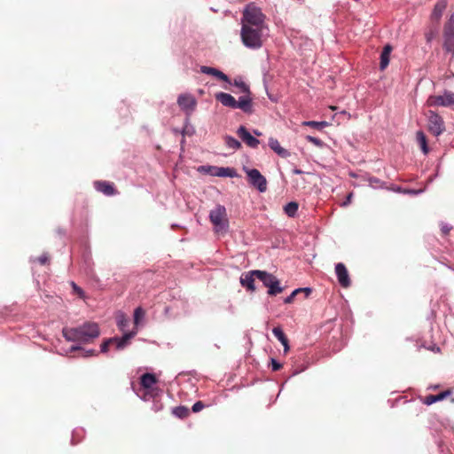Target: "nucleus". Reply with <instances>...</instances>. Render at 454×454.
Here are the masks:
<instances>
[{"instance_id":"obj_1","label":"nucleus","mask_w":454,"mask_h":454,"mask_svg":"<svg viewBox=\"0 0 454 454\" xmlns=\"http://www.w3.org/2000/svg\"><path fill=\"white\" fill-rule=\"evenodd\" d=\"M62 333L68 341L89 343L98 338L100 332L98 324L87 322L78 327H65Z\"/></svg>"},{"instance_id":"obj_2","label":"nucleus","mask_w":454,"mask_h":454,"mask_svg":"<svg viewBox=\"0 0 454 454\" xmlns=\"http://www.w3.org/2000/svg\"><path fill=\"white\" fill-rule=\"evenodd\" d=\"M268 30L267 28L241 26V42L247 48L260 49L263 45Z\"/></svg>"},{"instance_id":"obj_3","label":"nucleus","mask_w":454,"mask_h":454,"mask_svg":"<svg viewBox=\"0 0 454 454\" xmlns=\"http://www.w3.org/2000/svg\"><path fill=\"white\" fill-rule=\"evenodd\" d=\"M241 26L269 29L266 16L262 13L261 8L254 3H250L245 7L242 12Z\"/></svg>"},{"instance_id":"obj_4","label":"nucleus","mask_w":454,"mask_h":454,"mask_svg":"<svg viewBox=\"0 0 454 454\" xmlns=\"http://www.w3.org/2000/svg\"><path fill=\"white\" fill-rule=\"evenodd\" d=\"M209 220L214 225L216 233H225L229 228V220L226 208L222 205H216L209 213Z\"/></svg>"},{"instance_id":"obj_5","label":"nucleus","mask_w":454,"mask_h":454,"mask_svg":"<svg viewBox=\"0 0 454 454\" xmlns=\"http://www.w3.org/2000/svg\"><path fill=\"white\" fill-rule=\"evenodd\" d=\"M254 273L255 274V277L262 282L264 286L269 288V295L274 296L283 292L279 280L274 275L259 270H254Z\"/></svg>"},{"instance_id":"obj_6","label":"nucleus","mask_w":454,"mask_h":454,"mask_svg":"<svg viewBox=\"0 0 454 454\" xmlns=\"http://www.w3.org/2000/svg\"><path fill=\"white\" fill-rule=\"evenodd\" d=\"M427 119V129L434 137H439L445 131V122L443 118L435 113L429 110L426 114Z\"/></svg>"},{"instance_id":"obj_7","label":"nucleus","mask_w":454,"mask_h":454,"mask_svg":"<svg viewBox=\"0 0 454 454\" xmlns=\"http://www.w3.org/2000/svg\"><path fill=\"white\" fill-rule=\"evenodd\" d=\"M443 49L446 53L454 56V12L450 16L443 27Z\"/></svg>"},{"instance_id":"obj_8","label":"nucleus","mask_w":454,"mask_h":454,"mask_svg":"<svg viewBox=\"0 0 454 454\" xmlns=\"http://www.w3.org/2000/svg\"><path fill=\"white\" fill-rule=\"evenodd\" d=\"M428 106H454V92L444 91L443 95L430 96L427 100Z\"/></svg>"},{"instance_id":"obj_9","label":"nucleus","mask_w":454,"mask_h":454,"mask_svg":"<svg viewBox=\"0 0 454 454\" xmlns=\"http://www.w3.org/2000/svg\"><path fill=\"white\" fill-rule=\"evenodd\" d=\"M249 183L258 189L259 192H264L267 190V180L256 168L245 169Z\"/></svg>"},{"instance_id":"obj_10","label":"nucleus","mask_w":454,"mask_h":454,"mask_svg":"<svg viewBox=\"0 0 454 454\" xmlns=\"http://www.w3.org/2000/svg\"><path fill=\"white\" fill-rule=\"evenodd\" d=\"M133 336L132 333H125L121 338H112L101 344V352H106L109 345L112 343L116 344L117 349L123 348L128 343L129 340Z\"/></svg>"},{"instance_id":"obj_11","label":"nucleus","mask_w":454,"mask_h":454,"mask_svg":"<svg viewBox=\"0 0 454 454\" xmlns=\"http://www.w3.org/2000/svg\"><path fill=\"white\" fill-rule=\"evenodd\" d=\"M239 137L249 147L257 148L260 141L252 136L244 126H240L237 130Z\"/></svg>"},{"instance_id":"obj_12","label":"nucleus","mask_w":454,"mask_h":454,"mask_svg":"<svg viewBox=\"0 0 454 454\" xmlns=\"http://www.w3.org/2000/svg\"><path fill=\"white\" fill-rule=\"evenodd\" d=\"M177 103L183 110L189 113L194 111L197 105L195 98L191 94L180 95L177 98Z\"/></svg>"},{"instance_id":"obj_13","label":"nucleus","mask_w":454,"mask_h":454,"mask_svg":"<svg viewBox=\"0 0 454 454\" xmlns=\"http://www.w3.org/2000/svg\"><path fill=\"white\" fill-rule=\"evenodd\" d=\"M335 272L340 285L344 288L348 287L351 284V280L346 266L341 262L337 263L335 266Z\"/></svg>"},{"instance_id":"obj_14","label":"nucleus","mask_w":454,"mask_h":454,"mask_svg":"<svg viewBox=\"0 0 454 454\" xmlns=\"http://www.w3.org/2000/svg\"><path fill=\"white\" fill-rule=\"evenodd\" d=\"M94 187L98 192L106 196H113L118 193L114 184L107 181H96L94 182Z\"/></svg>"},{"instance_id":"obj_15","label":"nucleus","mask_w":454,"mask_h":454,"mask_svg":"<svg viewBox=\"0 0 454 454\" xmlns=\"http://www.w3.org/2000/svg\"><path fill=\"white\" fill-rule=\"evenodd\" d=\"M236 108L241 109L246 114L253 113V102L249 94H245L236 100Z\"/></svg>"},{"instance_id":"obj_16","label":"nucleus","mask_w":454,"mask_h":454,"mask_svg":"<svg viewBox=\"0 0 454 454\" xmlns=\"http://www.w3.org/2000/svg\"><path fill=\"white\" fill-rule=\"evenodd\" d=\"M254 278L256 277L254 270L243 273L240 277L241 286L246 287L248 291L254 292L256 289L254 286Z\"/></svg>"},{"instance_id":"obj_17","label":"nucleus","mask_w":454,"mask_h":454,"mask_svg":"<svg viewBox=\"0 0 454 454\" xmlns=\"http://www.w3.org/2000/svg\"><path fill=\"white\" fill-rule=\"evenodd\" d=\"M452 394L451 389H447L438 395H429L422 399V403L426 405H431L436 402L442 401Z\"/></svg>"},{"instance_id":"obj_18","label":"nucleus","mask_w":454,"mask_h":454,"mask_svg":"<svg viewBox=\"0 0 454 454\" xmlns=\"http://www.w3.org/2000/svg\"><path fill=\"white\" fill-rule=\"evenodd\" d=\"M215 99L224 106L236 109V99L231 94L219 92L215 94Z\"/></svg>"},{"instance_id":"obj_19","label":"nucleus","mask_w":454,"mask_h":454,"mask_svg":"<svg viewBox=\"0 0 454 454\" xmlns=\"http://www.w3.org/2000/svg\"><path fill=\"white\" fill-rule=\"evenodd\" d=\"M200 72L203 74H206L213 75L221 81L230 82L229 77L225 74H223L222 71H220L216 68H214L211 67H207V66H202L200 67Z\"/></svg>"},{"instance_id":"obj_20","label":"nucleus","mask_w":454,"mask_h":454,"mask_svg":"<svg viewBox=\"0 0 454 454\" xmlns=\"http://www.w3.org/2000/svg\"><path fill=\"white\" fill-rule=\"evenodd\" d=\"M447 5H448L447 0H439L434 7V10L431 14V19L434 20L436 21H439L443 12L447 8Z\"/></svg>"},{"instance_id":"obj_21","label":"nucleus","mask_w":454,"mask_h":454,"mask_svg":"<svg viewBox=\"0 0 454 454\" xmlns=\"http://www.w3.org/2000/svg\"><path fill=\"white\" fill-rule=\"evenodd\" d=\"M269 146L271 150H273L278 155L282 158H287L289 156V152L283 148L278 139L274 137H270L269 139Z\"/></svg>"},{"instance_id":"obj_22","label":"nucleus","mask_w":454,"mask_h":454,"mask_svg":"<svg viewBox=\"0 0 454 454\" xmlns=\"http://www.w3.org/2000/svg\"><path fill=\"white\" fill-rule=\"evenodd\" d=\"M272 333L274 336L281 342V344L284 346V351L285 353L288 352L289 350V341L286 334L284 333L281 327L277 326L272 329Z\"/></svg>"},{"instance_id":"obj_23","label":"nucleus","mask_w":454,"mask_h":454,"mask_svg":"<svg viewBox=\"0 0 454 454\" xmlns=\"http://www.w3.org/2000/svg\"><path fill=\"white\" fill-rule=\"evenodd\" d=\"M157 383V378L153 373H145L140 378V384L144 388L149 389Z\"/></svg>"},{"instance_id":"obj_24","label":"nucleus","mask_w":454,"mask_h":454,"mask_svg":"<svg viewBox=\"0 0 454 454\" xmlns=\"http://www.w3.org/2000/svg\"><path fill=\"white\" fill-rule=\"evenodd\" d=\"M392 51V47L389 44H387L380 54V67L381 70H384L389 64V57Z\"/></svg>"},{"instance_id":"obj_25","label":"nucleus","mask_w":454,"mask_h":454,"mask_svg":"<svg viewBox=\"0 0 454 454\" xmlns=\"http://www.w3.org/2000/svg\"><path fill=\"white\" fill-rule=\"evenodd\" d=\"M416 140H417L418 144L419 145L420 149L422 150L424 154H427L429 152V148L427 145V137L423 131L419 130L416 132Z\"/></svg>"},{"instance_id":"obj_26","label":"nucleus","mask_w":454,"mask_h":454,"mask_svg":"<svg viewBox=\"0 0 454 454\" xmlns=\"http://www.w3.org/2000/svg\"><path fill=\"white\" fill-rule=\"evenodd\" d=\"M214 172H211V176H234V170L230 168L214 167Z\"/></svg>"},{"instance_id":"obj_27","label":"nucleus","mask_w":454,"mask_h":454,"mask_svg":"<svg viewBox=\"0 0 454 454\" xmlns=\"http://www.w3.org/2000/svg\"><path fill=\"white\" fill-rule=\"evenodd\" d=\"M301 292H304L306 294V296H309V294L311 293V289L308 288V287L295 289L294 291L292 292V294L289 296H287L285 299V301H284L285 303H286V304L292 303L294 301L295 296Z\"/></svg>"},{"instance_id":"obj_28","label":"nucleus","mask_w":454,"mask_h":454,"mask_svg":"<svg viewBox=\"0 0 454 454\" xmlns=\"http://www.w3.org/2000/svg\"><path fill=\"white\" fill-rule=\"evenodd\" d=\"M298 207H299L298 203L292 201V202L287 203L285 206L284 211L288 216L293 217L296 215V213L298 211Z\"/></svg>"},{"instance_id":"obj_29","label":"nucleus","mask_w":454,"mask_h":454,"mask_svg":"<svg viewBox=\"0 0 454 454\" xmlns=\"http://www.w3.org/2000/svg\"><path fill=\"white\" fill-rule=\"evenodd\" d=\"M302 125L309 126V127H311L313 129L321 130L324 128L329 126V123L327 121H303Z\"/></svg>"},{"instance_id":"obj_30","label":"nucleus","mask_w":454,"mask_h":454,"mask_svg":"<svg viewBox=\"0 0 454 454\" xmlns=\"http://www.w3.org/2000/svg\"><path fill=\"white\" fill-rule=\"evenodd\" d=\"M224 140H225L226 145L231 149L238 150L241 147L240 142L231 136H226L224 137Z\"/></svg>"},{"instance_id":"obj_31","label":"nucleus","mask_w":454,"mask_h":454,"mask_svg":"<svg viewBox=\"0 0 454 454\" xmlns=\"http://www.w3.org/2000/svg\"><path fill=\"white\" fill-rule=\"evenodd\" d=\"M173 413L180 418V419H184V418H186L189 413H190V411L188 408L184 407V406H178V407H176L174 410H173Z\"/></svg>"},{"instance_id":"obj_32","label":"nucleus","mask_w":454,"mask_h":454,"mask_svg":"<svg viewBox=\"0 0 454 454\" xmlns=\"http://www.w3.org/2000/svg\"><path fill=\"white\" fill-rule=\"evenodd\" d=\"M32 262H38L41 265L47 264L50 262V256L47 253L43 254L39 257L33 258Z\"/></svg>"},{"instance_id":"obj_33","label":"nucleus","mask_w":454,"mask_h":454,"mask_svg":"<svg viewBox=\"0 0 454 454\" xmlns=\"http://www.w3.org/2000/svg\"><path fill=\"white\" fill-rule=\"evenodd\" d=\"M145 311L141 308L138 307L134 311V322L135 324H138L139 321L145 317Z\"/></svg>"},{"instance_id":"obj_34","label":"nucleus","mask_w":454,"mask_h":454,"mask_svg":"<svg viewBox=\"0 0 454 454\" xmlns=\"http://www.w3.org/2000/svg\"><path fill=\"white\" fill-rule=\"evenodd\" d=\"M234 85L237 86L244 94H250L249 87L242 81H234Z\"/></svg>"},{"instance_id":"obj_35","label":"nucleus","mask_w":454,"mask_h":454,"mask_svg":"<svg viewBox=\"0 0 454 454\" xmlns=\"http://www.w3.org/2000/svg\"><path fill=\"white\" fill-rule=\"evenodd\" d=\"M71 286H72V289H73V292L74 294H77L80 298L82 299H84L85 298V294L83 292V290L78 286L74 282H71L70 283Z\"/></svg>"},{"instance_id":"obj_36","label":"nucleus","mask_w":454,"mask_h":454,"mask_svg":"<svg viewBox=\"0 0 454 454\" xmlns=\"http://www.w3.org/2000/svg\"><path fill=\"white\" fill-rule=\"evenodd\" d=\"M306 139H307V141L312 143L313 145H315L317 147H323L324 146V142L321 139L317 138V137H312V136H307Z\"/></svg>"},{"instance_id":"obj_37","label":"nucleus","mask_w":454,"mask_h":454,"mask_svg":"<svg viewBox=\"0 0 454 454\" xmlns=\"http://www.w3.org/2000/svg\"><path fill=\"white\" fill-rule=\"evenodd\" d=\"M205 407V404L201 402V401H198L196 402L193 405H192V411L193 412H199L203 408Z\"/></svg>"},{"instance_id":"obj_38","label":"nucleus","mask_w":454,"mask_h":454,"mask_svg":"<svg viewBox=\"0 0 454 454\" xmlns=\"http://www.w3.org/2000/svg\"><path fill=\"white\" fill-rule=\"evenodd\" d=\"M271 366L273 371H278L283 367L282 364L273 358L271 359Z\"/></svg>"},{"instance_id":"obj_39","label":"nucleus","mask_w":454,"mask_h":454,"mask_svg":"<svg viewBox=\"0 0 454 454\" xmlns=\"http://www.w3.org/2000/svg\"><path fill=\"white\" fill-rule=\"evenodd\" d=\"M213 168L214 167L212 166H201L199 168V170L211 175V172H214Z\"/></svg>"},{"instance_id":"obj_40","label":"nucleus","mask_w":454,"mask_h":454,"mask_svg":"<svg viewBox=\"0 0 454 454\" xmlns=\"http://www.w3.org/2000/svg\"><path fill=\"white\" fill-rule=\"evenodd\" d=\"M95 354H96V351L94 349H90V350L84 351L82 353V356L88 357L90 356H94Z\"/></svg>"},{"instance_id":"obj_41","label":"nucleus","mask_w":454,"mask_h":454,"mask_svg":"<svg viewBox=\"0 0 454 454\" xmlns=\"http://www.w3.org/2000/svg\"><path fill=\"white\" fill-rule=\"evenodd\" d=\"M442 232L446 235L450 231V227H449L447 224H442L441 228Z\"/></svg>"},{"instance_id":"obj_42","label":"nucleus","mask_w":454,"mask_h":454,"mask_svg":"<svg viewBox=\"0 0 454 454\" xmlns=\"http://www.w3.org/2000/svg\"><path fill=\"white\" fill-rule=\"evenodd\" d=\"M351 198H352V193H349L347 197V200L345 202H343V206H347L350 202Z\"/></svg>"},{"instance_id":"obj_43","label":"nucleus","mask_w":454,"mask_h":454,"mask_svg":"<svg viewBox=\"0 0 454 454\" xmlns=\"http://www.w3.org/2000/svg\"><path fill=\"white\" fill-rule=\"evenodd\" d=\"M293 173L295 174V175H300V174L302 173V171L301 169H299V168H294L293 170Z\"/></svg>"},{"instance_id":"obj_44","label":"nucleus","mask_w":454,"mask_h":454,"mask_svg":"<svg viewBox=\"0 0 454 454\" xmlns=\"http://www.w3.org/2000/svg\"><path fill=\"white\" fill-rule=\"evenodd\" d=\"M81 349L82 348L79 346H73L70 348L71 351H76V350H81Z\"/></svg>"},{"instance_id":"obj_45","label":"nucleus","mask_w":454,"mask_h":454,"mask_svg":"<svg viewBox=\"0 0 454 454\" xmlns=\"http://www.w3.org/2000/svg\"><path fill=\"white\" fill-rule=\"evenodd\" d=\"M254 135H256V136H258V137H259V136H262V132H260V131H259V130H257V129H254Z\"/></svg>"},{"instance_id":"obj_46","label":"nucleus","mask_w":454,"mask_h":454,"mask_svg":"<svg viewBox=\"0 0 454 454\" xmlns=\"http://www.w3.org/2000/svg\"><path fill=\"white\" fill-rule=\"evenodd\" d=\"M374 183H378V180L376 178L373 179ZM371 182H372V179H371Z\"/></svg>"}]
</instances>
